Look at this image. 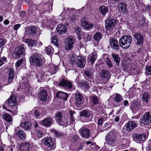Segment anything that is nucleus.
Masks as SVG:
<instances>
[{"instance_id":"1","label":"nucleus","mask_w":151,"mask_h":151,"mask_svg":"<svg viewBox=\"0 0 151 151\" xmlns=\"http://www.w3.org/2000/svg\"><path fill=\"white\" fill-rule=\"evenodd\" d=\"M43 143L46 146L47 151L54 150L55 148V140L50 137H47L43 139Z\"/></svg>"},{"instance_id":"2","label":"nucleus","mask_w":151,"mask_h":151,"mask_svg":"<svg viewBox=\"0 0 151 151\" xmlns=\"http://www.w3.org/2000/svg\"><path fill=\"white\" fill-rule=\"evenodd\" d=\"M132 38L130 35L122 36L119 41V44L121 47L124 49L128 48L132 42Z\"/></svg>"},{"instance_id":"3","label":"nucleus","mask_w":151,"mask_h":151,"mask_svg":"<svg viewBox=\"0 0 151 151\" xmlns=\"http://www.w3.org/2000/svg\"><path fill=\"white\" fill-rule=\"evenodd\" d=\"M31 63L37 67H40L42 65V62L41 58L37 53L32 55L30 59Z\"/></svg>"},{"instance_id":"4","label":"nucleus","mask_w":151,"mask_h":151,"mask_svg":"<svg viewBox=\"0 0 151 151\" xmlns=\"http://www.w3.org/2000/svg\"><path fill=\"white\" fill-rule=\"evenodd\" d=\"M115 138V133L113 132H110L106 137L105 139L106 142L105 143V144H107L110 146H113Z\"/></svg>"},{"instance_id":"5","label":"nucleus","mask_w":151,"mask_h":151,"mask_svg":"<svg viewBox=\"0 0 151 151\" xmlns=\"http://www.w3.org/2000/svg\"><path fill=\"white\" fill-rule=\"evenodd\" d=\"M74 39L71 36H68L65 39V48L67 50H70L73 46Z\"/></svg>"},{"instance_id":"6","label":"nucleus","mask_w":151,"mask_h":151,"mask_svg":"<svg viewBox=\"0 0 151 151\" xmlns=\"http://www.w3.org/2000/svg\"><path fill=\"white\" fill-rule=\"evenodd\" d=\"M5 104L9 107H13L14 106H16L17 104L16 96L12 94L9 99L5 101Z\"/></svg>"},{"instance_id":"7","label":"nucleus","mask_w":151,"mask_h":151,"mask_svg":"<svg viewBox=\"0 0 151 151\" xmlns=\"http://www.w3.org/2000/svg\"><path fill=\"white\" fill-rule=\"evenodd\" d=\"M24 50L23 45L20 46L16 49L15 52L13 54V56L15 58H19L20 55L25 54Z\"/></svg>"},{"instance_id":"8","label":"nucleus","mask_w":151,"mask_h":151,"mask_svg":"<svg viewBox=\"0 0 151 151\" xmlns=\"http://www.w3.org/2000/svg\"><path fill=\"white\" fill-rule=\"evenodd\" d=\"M134 140L137 142H139L145 141L147 139V135L145 134H134L133 135Z\"/></svg>"},{"instance_id":"9","label":"nucleus","mask_w":151,"mask_h":151,"mask_svg":"<svg viewBox=\"0 0 151 151\" xmlns=\"http://www.w3.org/2000/svg\"><path fill=\"white\" fill-rule=\"evenodd\" d=\"M62 114L60 112H57L56 114L55 118L57 122L60 125L66 127L68 125V121L65 120V122L63 123L62 122Z\"/></svg>"},{"instance_id":"10","label":"nucleus","mask_w":151,"mask_h":151,"mask_svg":"<svg viewBox=\"0 0 151 151\" xmlns=\"http://www.w3.org/2000/svg\"><path fill=\"white\" fill-rule=\"evenodd\" d=\"M151 117L149 113L146 112L141 117V122L144 124H148L150 122Z\"/></svg>"},{"instance_id":"11","label":"nucleus","mask_w":151,"mask_h":151,"mask_svg":"<svg viewBox=\"0 0 151 151\" xmlns=\"http://www.w3.org/2000/svg\"><path fill=\"white\" fill-rule=\"evenodd\" d=\"M73 9H70L68 8H64V10L66 14H70V15H69V16L67 18L70 22H73L75 21L77 18L76 15L71 14V12H73Z\"/></svg>"},{"instance_id":"12","label":"nucleus","mask_w":151,"mask_h":151,"mask_svg":"<svg viewBox=\"0 0 151 151\" xmlns=\"http://www.w3.org/2000/svg\"><path fill=\"white\" fill-rule=\"evenodd\" d=\"M90 131L89 129L84 127H82L79 130L81 136L83 137L87 138H88L90 136Z\"/></svg>"},{"instance_id":"13","label":"nucleus","mask_w":151,"mask_h":151,"mask_svg":"<svg viewBox=\"0 0 151 151\" xmlns=\"http://www.w3.org/2000/svg\"><path fill=\"white\" fill-rule=\"evenodd\" d=\"M38 96L40 99V100L43 102L46 101L48 98L46 90L44 88L40 89L38 93Z\"/></svg>"},{"instance_id":"14","label":"nucleus","mask_w":151,"mask_h":151,"mask_svg":"<svg viewBox=\"0 0 151 151\" xmlns=\"http://www.w3.org/2000/svg\"><path fill=\"white\" fill-rule=\"evenodd\" d=\"M116 23V21L113 19L109 18L106 21V28L107 30H109L113 27Z\"/></svg>"},{"instance_id":"15","label":"nucleus","mask_w":151,"mask_h":151,"mask_svg":"<svg viewBox=\"0 0 151 151\" xmlns=\"http://www.w3.org/2000/svg\"><path fill=\"white\" fill-rule=\"evenodd\" d=\"M83 98L81 94L78 92L76 93V104L77 106H79L83 102Z\"/></svg>"},{"instance_id":"16","label":"nucleus","mask_w":151,"mask_h":151,"mask_svg":"<svg viewBox=\"0 0 151 151\" xmlns=\"http://www.w3.org/2000/svg\"><path fill=\"white\" fill-rule=\"evenodd\" d=\"M76 64L77 66L80 68L83 67L85 64V61L84 58L80 56H78L76 58Z\"/></svg>"},{"instance_id":"17","label":"nucleus","mask_w":151,"mask_h":151,"mask_svg":"<svg viewBox=\"0 0 151 151\" xmlns=\"http://www.w3.org/2000/svg\"><path fill=\"white\" fill-rule=\"evenodd\" d=\"M134 36L136 39L137 44L141 45L143 44V36L140 33H136L134 35Z\"/></svg>"},{"instance_id":"18","label":"nucleus","mask_w":151,"mask_h":151,"mask_svg":"<svg viewBox=\"0 0 151 151\" xmlns=\"http://www.w3.org/2000/svg\"><path fill=\"white\" fill-rule=\"evenodd\" d=\"M110 45L111 48L113 49L118 50L119 48L117 41L114 38L110 40Z\"/></svg>"},{"instance_id":"19","label":"nucleus","mask_w":151,"mask_h":151,"mask_svg":"<svg viewBox=\"0 0 151 151\" xmlns=\"http://www.w3.org/2000/svg\"><path fill=\"white\" fill-rule=\"evenodd\" d=\"M30 147V144L27 142H24L21 144L19 149L21 151H29Z\"/></svg>"},{"instance_id":"20","label":"nucleus","mask_w":151,"mask_h":151,"mask_svg":"<svg viewBox=\"0 0 151 151\" xmlns=\"http://www.w3.org/2000/svg\"><path fill=\"white\" fill-rule=\"evenodd\" d=\"M126 124V129L128 131L133 130L137 126V123L133 121H130Z\"/></svg>"},{"instance_id":"21","label":"nucleus","mask_w":151,"mask_h":151,"mask_svg":"<svg viewBox=\"0 0 151 151\" xmlns=\"http://www.w3.org/2000/svg\"><path fill=\"white\" fill-rule=\"evenodd\" d=\"M58 85L69 88H71L72 87V84L70 81L65 79H63Z\"/></svg>"},{"instance_id":"22","label":"nucleus","mask_w":151,"mask_h":151,"mask_svg":"<svg viewBox=\"0 0 151 151\" xmlns=\"http://www.w3.org/2000/svg\"><path fill=\"white\" fill-rule=\"evenodd\" d=\"M67 29L66 26L62 24H59L57 27V30L59 33L63 34L66 32Z\"/></svg>"},{"instance_id":"23","label":"nucleus","mask_w":151,"mask_h":151,"mask_svg":"<svg viewBox=\"0 0 151 151\" xmlns=\"http://www.w3.org/2000/svg\"><path fill=\"white\" fill-rule=\"evenodd\" d=\"M92 114V112L89 110H83L82 111L80 114L81 119L83 116L89 118Z\"/></svg>"},{"instance_id":"24","label":"nucleus","mask_w":151,"mask_h":151,"mask_svg":"<svg viewBox=\"0 0 151 151\" xmlns=\"http://www.w3.org/2000/svg\"><path fill=\"white\" fill-rule=\"evenodd\" d=\"M97 58V55L96 52H93L88 56V59L92 64L94 63V62L96 60Z\"/></svg>"},{"instance_id":"25","label":"nucleus","mask_w":151,"mask_h":151,"mask_svg":"<svg viewBox=\"0 0 151 151\" xmlns=\"http://www.w3.org/2000/svg\"><path fill=\"white\" fill-rule=\"evenodd\" d=\"M56 96L58 98L66 101L68 96L66 93L60 91L59 92L56 93Z\"/></svg>"},{"instance_id":"26","label":"nucleus","mask_w":151,"mask_h":151,"mask_svg":"<svg viewBox=\"0 0 151 151\" xmlns=\"http://www.w3.org/2000/svg\"><path fill=\"white\" fill-rule=\"evenodd\" d=\"M24 42L27 43L29 47H33L35 46L37 43L36 40H32L31 39H28L25 40Z\"/></svg>"},{"instance_id":"27","label":"nucleus","mask_w":151,"mask_h":151,"mask_svg":"<svg viewBox=\"0 0 151 151\" xmlns=\"http://www.w3.org/2000/svg\"><path fill=\"white\" fill-rule=\"evenodd\" d=\"M84 74L85 76V78L87 80L90 81L92 78L93 72L90 70L85 71Z\"/></svg>"},{"instance_id":"28","label":"nucleus","mask_w":151,"mask_h":151,"mask_svg":"<svg viewBox=\"0 0 151 151\" xmlns=\"http://www.w3.org/2000/svg\"><path fill=\"white\" fill-rule=\"evenodd\" d=\"M52 119L50 118H47L43 120L41 122L42 125L45 127H48L51 124Z\"/></svg>"},{"instance_id":"29","label":"nucleus","mask_w":151,"mask_h":151,"mask_svg":"<svg viewBox=\"0 0 151 151\" xmlns=\"http://www.w3.org/2000/svg\"><path fill=\"white\" fill-rule=\"evenodd\" d=\"M15 135H17L19 138L23 139L26 137V135L25 133L23 131L19 130L17 131L15 134Z\"/></svg>"},{"instance_id":"30","label":"nucleus","mask_w":151,"mask_h":151,"mask_svg":"<svg viewBox=\"0 0 151 151\" xmlns=\"http://www.w3.org/2000/svg\"><path fill=\"white\" fill-rule=\"evenodd\" d=\"M20 126L26 130L30 129L32 126L31 123L29 121H27L24 123H22L20 124Z\"/></svg>"},{"instance_id":"31","label":"nucleus","mask_w":151,"mask_h":151,"mask_svg":"<svg viewBox=\"0 0 151 151\" xmlns=\"http://www.w3.org/2000/svg\"><path fill=\"white\" fill-rule=\"evenodd\" d=\"M82 25L83 27L86 29L91 28L93 26V24L91 23L87 22L86 21H82Z\"/></svg>"},{"instance_id":"32","label":"nucleus","mask_w":151,"mask_h":151,"mask_svg":"<svg viewBox=\"0 0 151 151\" xmlns=\"http://www.w3.org/2000/svg\"><path fill=\"white\" fill-rule=\"evenodd\" d=\"M78 83L79 84L80 87H82L85 89L87 90L89 88V84L88 82L86 81H82L81 83H80L79 82H78Z\"/></svg>"},{"instance_id":"33","label":"nucleus","mask_w":151,"mask_h":151,"mask_svg":"<svg viewBox=\"0 0 151 151\" xmlns=\"http://www.w3.org/2000/svg\"><path fill=\"white\" fill-rule=\"evenodd\" d=\"M119 11H122L124 14H126L127 11L126 5L124 3H121L119 4Z\"/></svg>"},{"instance_id":"34","label":"nucleus","mask_w":151,"mask_h":151,"mask_svg":"<svg viewBox=\"0 0 151 151\" xmlns=\"http://www.w3.org/2000/svg\"><path fill=\"white\" fill-rule=\"evenodd\" d=\"M104 62L106 63L109 68L112 66V64L109 58L107 55H105L104 57Z\"/></svg>"},{"instance_id":"35","label":"nucleus","mask_w":151,"mask_h":151,"mask_svg":"<svg viewBox=\"0 0 151 151\" xmlns=\"http://www.w3.org/2000/svg\"><path fill=\"white\" fill-rule=\"evenodd\" d=\"M99 10L101 13L104 16H105L106 13L108 12V8L105 6H103L99 8Z\"/></svg>"},{"instance_id":"36","label":"nucleus","mask_w":151,"mask_h":151,"mask_svg":"<svg viewBox=\"0 0 151 151\" xmlns=\"http://www.w3.org/2000/svg\"><path fill=\"white\" fill-rule=\"evenodd\" d=\"M102 37V34L99 32H96L93 36V39L95 41L98 42Z\"/></svg>"},{"instance_id":"37","label":"nucleus","mask_w":151,"mask_h":151,"mask_svg":"<svg viewBox=\"0 0 151 151\" xmlns=\"http://www.w3.org/2000/svg\"><path fill=\"white\" fill-rule=\"evenodd\" d=\"M142 99L144 102L146 103H148L150 99V95L148 93L145 92L142 94Z\"/></svg>"},{"instance_id":"38","label":"nucleus","mask_w":151,"mask_h":151,"mask_svg":"<svg viewBox=\"0 0 151 151\" xmlns=\"http://www.w3.org/2000/svg\"><path fill=\"white\" fill-rule=\"evenodd\" d=\"M4 119L7 122H10L13 120V118L12 116L7 113L4 114L3 115Z\"/></svg>"},{"instance_id":"39","label":"nucleus","mask_w":151,"mask_h":151,"mask_svg":"<svg viewBox=\"0 0 151 151\" xmlns=\"http://www.w3.org/2000/svg\"><path fill=\"white\" fill-rule=\"evenodd\" d=\"M111 56L117 65H118L120 63V58L118 55L112 54Z\"/></svg>"},{"instance_id":"40","label":"nucleus","mask_w":151,"mask_h":151,"mask_svg":"<svg viewBox=\"0 0 151 151\" xmlns=\"http://www.w3.org/2000/svg\"><path fill=\"white\" fill-rule=\"evenodd\" d=\"M110 73L109 71L102 70L100 73L101 77L107 79L109 76Z\"/></svg>"},{"instance_id":"41","label":"nucleus","mask_w":151,"mask_h":151,"mask_svg":"<svg viewBox=\"0 0 151 151\" xmlns=\"http://www.w3.org/2000/svg\"><path fill=\"white\" fill-rule=\"evenodd\" d=\"M50 68L51 71H52V74H55L56 72L58 70V66L57 65L55 66L54 65L50 64Z\"/></svg>"},{"instance_id":"42","label":"nucleus","mask_w":151,"mask_h":151,"mask_svg":"<svg viewBox=\"0 0 151 151\" xmlns=\"http://www.w3.org/2000/svg\"><path fill=\"white\" fill-rule=\"evenodd\" d=\"M141 106L139 103L136 102L132 106V108L134 111H138L141 108Z\"/></svg>"},{"instance_id":"43","label":"nucleus","mask_w":151,"mask_h":151,"mask_svg":"<svg viewBox=\"0 0 151 151\" xmlns=\"http://www.w3.org/2000/svg\"><path fill=\"white\" fill-rule=\"evenodd\" d=\"M91 101L93 104H97L99 103V100L97 96H94L92 97Z\"/></svg>"},{"instance_id":"44","label":"nucleus","mask_w":151,"mask_h":151,"mask_svg":"<svg viewBox=\"0 0 151 151\" xmlns=\"http://www.w3.org/2000/svg\"><path fill=\"white\" fill-rule=\"evenodd\" d=\"M14 70L12 69H10L9 74V77L8 79V82L9 84L12 81L14 78Z\"/></svg>"},{"instance_id":"45","label":"nucleus","mask_w":151,"mask_h":151,"mask_svg":"<svg viewBox=\"0 0 151 151\" xmlns=\"http://www.w3.org/2000/svg\"><path fill=\"white\" fill-rule=\"evenodd\" d=\"M46 53L47 55H50L52 53L53 49L50 45H49L45 49Z\"/></svg>"},{"instance_id":"46","label":"nucleus","mask_w":151,"mask_h":151,"mask_svg":"<svg viewBox=\"0 0 151 151\" xmlns=\"http://www.w3.org/2000/svg\"><path fill=\"white\" fill-rule=\"evenodd\" d=\"M122 99V96L120 94L117 93L114 98V100L117 102L121 101Z\"/></svg>"},{"instance_id":"47","label":"nucleus","mask_w":151,"mask_h":151,"mask_svg":"<svg viewBox=\"0 0 151 151\" xmlns=\"http://www.w3.org/2000/svg\"><path fill=\"white\" fill-rule=\"evenodd\" d=\"M69 112L71 116V121L70 122L72 123L75 120V116H76V114L74 111L70 110H69Z\"/></svg>"},{"instance_id":"48","label":"nucleus","mask_w":151,"mask_h":151,"mask_svg":"<svg viewBox=\"0 0 151 151\" xmlns=\"http://www.w3.org/2000/svg\"><path fill=\"white\" fill-rule=\"evenodd\" d=\"M36 29L35 27L32 26L29 27L28 32L30 34H32L35 33L36 32Z\"/></svg>"},{"instance_id":"49","label":"nucleus","mask_w":151,"mask_h":151,"mask_svg":"<svg viewBox=\"0 0 151 151\" xmlns=\"http://www.w3.org/2000/svg\"><path fill=\"white\" fill-rule=\"evenodd\" d=\"M145 73L147 76L151 75V65L146 67Z\"/></svg>"},{"instance_id":"50","label":"nucleus","mask_w":151,"mask_h":151,"mask_svg":"<svg viewBox=\"0 0 151 151\" xmlns=\"http://www.w3.org/2000/svg\"><path fill=\"white\" fill-rule=\"evenodd\" d=\"M7 62L6 58L5 57H3L1 58H0V67L2 66L4 63Z\"/></svg>"},{"instance_id":"51","label":"nucleus","mask_w":151,"mask_h":151,"mask_svg":"<svg viewBox=\"0 0 151 151\" xmlns=\"http://www.w3.org/2000/svg\"><path fill=\"white\" fill-rule=\"evenodd\" d=\"M35 133L36 134L37 136L39 138H41L42 137L43 134L42 133L40 130H37Z\"/></svg>"},{"instance_id":"52","label":"nucleus","mask_w":151,"mask_h":151,"mask_svg":"<svg viewBox=\"0 0 151 151\" xmlns=\"http://www.w3.org/2000/svg\"><path fill=\"white\" fill-rule=\"evenodd\" d=\"M24 59H21L17 60L16 63V66L17 67H18L20 66L21 64L22 63Z\"/></svg>"},{"instance_id":"53","label":"nucleus","mask_w":151,"mask_h":151,"mask_svg":"<svg viewBox=\"0 0 151 151\" xmlns=\"http://www.w3.org/2000/svg\"><path fill=\"white\" fill-rule=\"evenodd\" d=\"M84 38L86 39L87 41H90L91 38V36L88 34H87L86 35L84 36Z\"/></svg>"},{"instance_id":"54","label":"nucleus","mask_w":151,"mask_h":151,"mask_svg":"<svg viewBox=\"0 0 151 151\" xmlns=\"http://www.w3.org/2000/svg\"><path fill=\"white\" fill-rule=\"evenodd\" d=\"M104 121V119L102 118H100L99 119L98 121V125H101Z\"/></svg>"},{"instance_id":"55","label":"nucleus","mask_w":151,"mask_h":151,"mask_svg":"<svg viewBox=\"0 0 151 151\" xmlns=\"http://www.w3.org/2000/svg\"><path fill=\"white\" fill-rule=\"evenodd\" d=\"M5 45L4 40L2 38L0 39V47H2Z\"/></svg>"},{"instance_id":"56","label":"nucleus","mask_w":151,"mask_h":151,"mask_svg":"<svg viewBox=\"0 0 151 151\" xmlns=\"http://www.w3.org/2000/svg\"><path fill=\"white\" fill-rule=\"evenodd\" d=\"M34 115L37 118L38 116H40V113L38 111L36 110L34 112Z\"/></svg>"},{"instance_id":"57","label":"nucleus","mask_w":151,"mask_h":151,"mask_svg":"<svg viewBox=\"0 0 151 151\" xmlns=\"http://www.w3.org/2000/svg\"><path fill=\"white\" fill-rule=\"evenodd\" d=\"M79 137L76 135H75L74 136L73 139L72 140L73 141H75L77 140H78L79 139Z\"/></svg>"},{"instance_id":"58","label":"nucleus","mask_w":151,"mask_h":151,"mask_svg":"<svg viewBox=\"0 0 151 151\" xmlns=\"http://www.w3.org/2000/svg\"><path fill=\"white\" fill-rule=\"evenodd\" d=\"M20 26L19 24H18L15 25L14 27V29L15 30H17L20 27Z\"/></svg>"},{"instance_id":"59","label":"nucleus","mask_w":151,"mask_h":151,"mask_svg":"<svg viewBox=\"0 0 151 151\" xmlns=\"http://www.w3.org/2000/svg\"><path fill=\"white\" fill-rule=\"evenodd\" d=\"M81 30V29L79 28H76L75 29V30L76 31V33H77L78 35L80 34Z\"/></svg>"},{"instance_id":"60","label":"nucleus","mask_w":151,"mask_h":151,"mask_svg":"<svg viewBox=\"0 0 151 151\" xmlns=\"http://www.w3.org/2000/svg\"><path fill=\"white\" fill-rule=\"evenodd\" d=\"M83 145H84L83 143H80V145L78 147L77 150H79L81 149L83 147Z\"/></svg>"},{"instance_id":"61","label":"nucleus","mask_w":151,"mask_h":151,"mask_svg":"<svg viewBox=\"0 0 151 151\" xmlns=\"http://www.w3.org/2000/svg\"><path fill=\"white\" fill-rule=\"evenodd\" d=\"M55 134L58 137H60L62 135V134L61 133H60L59 132H57L56 131H55Z\"/></svg>"},{"instance_id":"62","label":"nucleus","mask_w":151,"mask_h":151,"mask_svg":"<svg viewBox=\"0 0 151 151\" xmlns=\"http://www.w3.org/2000/svg\"><path fill=\"white\" fill-rule=\"evenodd\" d=\"M128 104V101L127 100H125L123 102V104L125 106H127Z\"/></svg>"},{"instance_id":"63","label":"nucleus","mask_w":151,"mask_h":151,"mask_svg":"<svg viewBox=\"0 0 151 151\" xmlns=\"http://www.w3.org/2000/svg\"><path fill=\"white\" fill-rule=\"evenodd\" d=\"M25 15L24 11H22L20 14V16L22 17H24L25 16Z\"/></svg>"},{"instance_id":"64","label":"nucleus","mask_w":151,"mask_h":151,"mask_svg":"<svg viewBox=\"0 0 151 151\" xmlns=\"http://www.w3.org/2000/svg\"><path fill=\"white\" fill-rule=\"evenodd\" d=\"M52 41L55 43H56L57 42V40L56 39H55L54 38L52 37L51 39Z\"/></svg>"}]
</instances>
